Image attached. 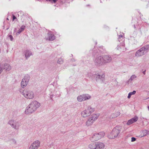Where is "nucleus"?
<instances>
[{
	"mask_svg": "<svg viewBox=\"0 0 149 149\" xmlns=\"http://www.w3.org/2000/svg\"><path fill=\"white\" fill-rule=\"evenodd\" d=\"M40 106V103L36 101L31 102L26 108L25 113L26 115L30 114L35 111Z\"/></svg>",
	"mask_w": 149,
	"mask_h": 149,
	"instance_id": "nucleus-1",
	"label": "nucleus"
},
{
	"mask_svg": "<svg viewBox=\"0 0 149 149\" xmlns=\"http://www.w3.org/2000/svg\"><path fill=\"white\" fill-rule=\"evenodd\" d=\"M111 60L112 58L110 56L106 55L97 57L95 61L99 64L102 65L109 63Z\"/></svg>",
	"mask_w": 149,
	"mask_h": 149,
	"instance_id": "nucleus-2",
	"label": "nucleus"
},
{
	"mask_svg": "<svg viewBox=\"0 0 149 149\" xmlns=\"http://www.w3.org/2000/svg\"><path fill=\"white\" fill-rule=\"evenodd\" d=\"M122 129L121 127L117 126L114 127L112 131L108 135V138L111 139H114L118 135Z\"/></svg>",
	"mask_w": 149,
	"mask_h": 149,
	"instance_id": "nucleus-3",
	"label": "nucleus"
},
{
	"mask_svg": "<svg viewBox=\"0 0 149 149\" xmlns=\"http://www.w3.org/2000/svg\"><path fill=\"white\" fill-rule=\"evenodd\" d=\"M20 92L21 94L27 99H32L34 96L33 92L28 89H24L22 90H21Z\"/></svg>",
	"mask_w": 149,
	"mask_h": 149,
	"instance_id": "nucleus-4",
	"label": "nucleus"
},
{
	"mask_svg": "<svg viewBox=\"0 0 149 149\" xmlns=\"http://www.w3.org/2000/svg\"><path fill=\"white\" fill-rule=\"evenodd\" d=\"M94 111V109L91 106H88L81 111V117L85 118L89 116L92 112Z\"/></svg>",
	"mask_w": 149,
	"mask_h": 149,
	"instance_id": "nucleus-5",
	"label": "nucleus"
},
{
	"mask_svg": "<svg viewBox=\"0 0 149 149\" xmlns=\"http://www.w3.org/2000/svg\"><path fill=\"white\" fill-rule=\"evenodd\" d=\"M104 133L103 132L95 133L90 138V140L92 141H95L99 140L104 136Z\"/></svg>",
	"mask_w": 149,
	"mask_h": 149,
	"instance_id": "nucleus-6",
	"label": "nucleus"
},
{
	"mask_svg": "<svg viewBox=\"0 0 149 149\" xmlns=\"http://www.w3.org/2000/svg\"><path fill=\"white\" fill-rule=\"evenodd\" d=\"M91 98V96L88 94H84L80 95L77 97L78 101L81 102L83 101L89 100Z\"/></svg>",
	"mask_w": 149,
	"mask_h": 149,
	"instance_id": "nucleus-7",
	"label": "nucleus"
},
{
	"mask_svg": "<svg viewBox=\"0 0 149 149\" xmlns=\"http://www.w3.org/2000/svg\"><path fill=\"white\" fill-rule=\"evenodd\" d=\"M29 79V76L28 75H25L21 82V86L22 88L25 87L28 84Z\"/></svg>",
	"mask_w": 149,
	"mask_h": 149,
	"instance_id": "nucleus-8",
	"label": "nucleus"
},
{
	"mask_svg": "<svg viewBox=\"0 0 149 149\" xmlns=\"http://www.w3.org/2000/svg\"><path fill=\"white\" fill-rule=\"evenodd\" d=\"M40 146V141L38 140H36L31 144L29 149H38Z\"/></svg>",
	"mask_w": 149,
	"mask_h": 149,
	"instance_id": "nucleus-9",
	"label": "nucleus"
},
{
	"mask_svg": "<svg viewBox=\"0 0 149 149\" xmlns=\"http://www.w3.org/2000/svg\"><path fill=\"white\" fill-rule=\"evenodd\" d=\"M9 123L13 128L16 129H18L20 125L19 123L13 120H10Z\"/></svg>",
	"mask_w": 149,
	"mask_h": 149,
	"instance_id": "nucleus-10",
	"label": "nucleus"
},
{
	"mask_svg": "<svg viewBox=\"0 0 149 149\" xmlns=\"http://www.w3.org/2000/svg\"><path fill=\"white\" fill-rule=\"evenodd\" d=\"M45 38L47 40L52 41L55 39V36L52 32L50 31L45 36Z\"/></svg>",
	"mask_w": 149,
	"mask_h": 149,
	"instance_id": "nucleus-11",
	"label": "nucleus"
},
{
	"mask_svg": "<svg viewBox=\"0 0 149 149\" xmlns=\"http://www.w3.org/2000/svg\"><path fill=\"white\" fill-rule=\"evenodd\" d=\"M146 48L145 47H143L137 51L135 54L136 56H139L144 54L146 53V52L145 51Z\"/></svg>",
	"mask_w": 149,
	"mask_h": 149,
	"instance_id": "nucleus-12",
	"label": "nucleus"
},
{
	"mask_svg": "<svg viewBox=\"0 0 149 149\" xmlns=\"http://www.w3.org/2000/svg\"><path fill=\"white\" fill-rule=\"evenodd\" d=\"M149 135V131L145 130H142L140 132V134L139 135L138 137L141 138Z\"/></svg>",
	"mask_w": 149,
	"mask_h": 149,
	"instance_id": "nucleus-13",
	"label": "nucleus"
},
{
	"mask_svg": "<svg viewBox=\"0 0 149 149\" xmlns=\"http://www.w3.org/2000/svg\"><path fill=\"white\" fill-rule=\"evenodd\" d=\"M138 117L137 116H135L134 118L129 120L127 123V125H130L134 122L137 121L138 120Z\"/></svg>",
	"mask_w": 149,
	"mask_h": 149,
	"instance_id": "nucleus-14",
	"label": "nucleus"
},
{
	"mask_svg": "<svg viewBox=\"0 0 149 149\" xmlns=\"http://www.w3.org/2000/svg\"><path fill=\"white\" fill-rule=\"evenodd\" d=\"M97 149H103L104 148V144L101 142H96Z\"/></svg>",
	"mask_w": 149,
	"mask_h": 149,
	"instance_id": "nucleus-15",
	"label": "nucleus"
},
{
	"mask_svg": "<svg viewBox=\"0 0 149 149\" xmlns=\"http://www.w3.org/2000/svg\"><path fill=\"white\" fill-rule=\"evenodd\" d=\"M99 116V115L98 114H93L89 118L94 122L97 119Z\"/></svg>",
	"mask_w": 149,
	"mask_h": 149,
	"instance_id": "nucleus-16",
	"label": "nucleus"
},
{
	"mask_svg": "<svg viewBox=\"0 0 149 149\" xmlns=\"http://www.w3.org/2000/svg\"><path fill=\"white\" fill-rule=\"evenodd\" d=\"M94 122L89 118H88L85 124L86 126H89L92 125Z\"/></svg>",
	"mask_w": 149,
	"mask_h": 149,
	"instance_id": "nucleus-17",
	"label": "nucleus"
},
{
	"mask_svg": "<svg viewBox=\"0 0 149 149\" xmlns=\"http://www.w3.org/2000/svg\"><path fill=\"white\" fill-rule=\"evenodd\" d=\"M88 147L91 149H97L96 142L92 143L89 145Z\"/></svg>",
	"mask_w": 149,
	"mask_h": 149,
	"instance_id": "nucleus-18",
	"label": "nucleus"
},
{
	"mask_svg": "<svg viewBox=\"0 0 149 149\" xmlns=\"http://www.w3.org/2000/svg\"><path fill=\"white\" fill-rule=\"evenodd\" d=\"M4 69L6 71H8L11 69V67L8 64H6L4 65Z\"/></svg>",
	"mask_w": 149,
	"mask_h": 149,
	"instance_id": "nucleus-19",
	"label": "nucleus"
},
{
	"mask_svg": "<svg viewBox=\"0 0 149 149\" xmlns=\"http://www.w3.org/2000/svg\"><path fill=\"white\" fill-rule=\"evenodd\" d=\"M25 57L27 58L29 56L32 55V54L29 51L26 50L25 52Z\"/></svg>",
	"mask_w": 149,
	"mask_h": 149,
	"instance_id": "nucleus-20",
	"label": "nucleus"
},
{
	"mask_svg": "<svg viewBox=\"0 0 149 149\" xmlns=\"http://www.w3.org/2000/svg\"><path fill=\"white\" fill-rule=\"evenodd\" d=\"M25 26H22L20 29H19L18 31V32L16 34L17 35L20 33L22 31L25 29Z\"/></svg>",
	"mask_w": 149,
	"mask_h": 149,
	"instance_id": "nucleus-21",
	"label": "nucleus"
},
{
	"mask_svg": "<svg viewBox=\"0 0 149 149\" xmlns=\"http://www.w3.org/2000/svg\"><path fill=\"white\" fill-rule=\"evenodd\" d=\"M136 93V91H133L132 92H130V93H129L128 94V96L127 97L128 99H130L131 97V96L133 95H134Z\"/></svg>",
	"mask_w": 149,
	"mask_h": 149,
	"instance_id": "nucleus-22",
	"label": "nucleus"
},
{
	"mask_svg": "<svg viewBox=\"0 0 149 149\" xmlns=\"http://www.w3.org/2000/svg\"><path fill=\"white\" fill-rule=\"evenodd\" d=\"M136 78V76L135 75H132L131 78H130V79H129V81H132L134 79Z\"/></svg>",
	"mask_w": 149,
	"mask_h": 149,
	"instance_id": "nucleus-23",
	"label": "nucleus"
},
{
	"mask_svg": "<svg viewBox=\"0 0 149 149\" xmlns=\"http://www.w3.org/2000/svg\"><path fill=\"white\" fill-rule=\"evenodd\" d=\"M63 62V60L61 58H59L57 61V63L59 64H61Z\"/></svg>",
	"mask_w": 149,
	"mask_h": 149,
	"instance_id": "nucleus-24",
	"label": "nucleus"
},
{
	"mask_svg": "<svg viewBox=\"0 0 149 149\" xmlns=\"http://www.w3.org/2000/svg\"><path fill=\"white\" fill-rule=\"evenodd\" d=\"M11 142L13 143V144H16V141L14 139H12L11 140Z\"/></svg>",
	"mask_w": 149,
	"mask_h": 149,
	"instance_id": "nucleus-25",
	"label": "nucleus"
},
{
	"mask_svg": "<svg viewBox=\"0 0 149 149\" xmlns=\"http://www.w3.org/2000/svg\"><path fill=\"white\" fill-rule=\"evenodd\" d=\"M96 79L97 80L99 79H100V75H96Z\"/></svg>",
	"mask_w": 149,
	"mask_h": 149,
	"instance_id": "nucleus-26",
	"label": "nucleus"
},
{
	"mask_svg": "<svg viewBox=\"0 0 149 149\" xmlns=\"http://www.w3.org/2000/svg\"><path fill=\"white\" fill-rule=\"evenodd\" d=\"M145 47L146 48L145 49V51L146 52L147 50H148L149 49V45L147 46L146 47Z\"/></svg>",
	"mask_w": 149,
	"mask_h": 149,
	"instance_id": "nucleus-27",
	"label": "nucleus"
},
{
	"mask_svg": "<svg viewBox=\"0 0 149 149\" xmlns=\"http://www.w3.org/2000/svg\"><path fill=\"white\" fill-rule=\"evenodd\" d=\"M136 139L134 137H132L131 138V141L134 142L136 141Z\"/></svg>",
	"mask_w": 149,
	"mask_h": 149,
	"instance_id": "nucleus-28",
	"label": "nucleus"
},
{
	"mask_svg": "<svg viewBox=\"0 0 149 149\" xmlns=\"http://www.w3.org/2000/svg\"><path fill=\"white\" fill-rule=\"evenodd\" d=\"M9 37L11 41H12L13 40V38L11 35H10L9 36Z\"/></svg>",
	"mask_w": 149,
	"mask_h": 149,
	"instance_id": "nucleus-29",
	"label": "nucleus"
},
{
	"mask_svg": "<svg viewBox=\"0 0 149 149\" xmlns=\"http://www.w3.org/2000/svg\"><path fill=\"white\" fill-rule=\"evenodd\" d=\"M15 19H16V18L14 15H13V21H14Z\"/></svg>",
	"mask_w": 149,
	"mask_h": 149,
	"instance_id": "nucleus-30",
	"label": "nucleus"
},
{
	"mask_svg": "<svg viewBox=\"0 0 149 149\" xmlns=\"http://www.w3.org/2000/svg\"><path fill=\"white\" fill-rule=\"evenodd\" d=\"M104 75L103 74L101 76H100V79L102 78H104Z\"/></svg>",
	"mask_w": 149,
	"mask_h": 149,
	"instance_id": "nucleus-31",
	"label": "nucleus"
},
{
	"mask_svg": "<svg viewBox=\"0 0 149 149\" xmlns=\"http://www.w3.org/2000/svg\"><path fill=\"white\" fill-rule=\"evenodd\" d=\"M47 1H51L52 0H47ZM53 1L54 2H56L57 1V0H53Z\"/></svg>",
	"mask_w": 149,
	"mask_h": 149,
	"instance_id": "nucleus-32",
	"label": "nucleus"
},
{
	"mask_svg": "<svg viewBox=\"0 0 149 149\" xmlns=\"http://www.w3.org/2000/svg\"><path fill=\"white\" fill-rule=\"evenodd\" d=\"M147 107H148V110L149 111V106H148Z\"/></svg>",
	"mask_w": 149,
	"mask_h": 149,
	"instance_id": "nucleus-33",
	"label": "nucleus"
}]
</instances>
